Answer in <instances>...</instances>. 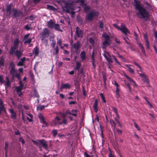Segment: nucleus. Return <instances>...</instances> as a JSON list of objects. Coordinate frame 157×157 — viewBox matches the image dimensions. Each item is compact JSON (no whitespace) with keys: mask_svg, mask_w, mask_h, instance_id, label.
<instances>
[{"mask_svg":"<svg viewBox=\"0 0 157 157\" xmlns=\"http://www.w3.org/2000/svg\"><path fill=\"white\" fill-rule=\"evenodd\" d=\"M134 5L136 10H138L136 13V15L138 16L140 15L142 18H146V19L149 17V13L140 4V2L136 0H134Z\"/></svg>","mask_w":157,"mask_h":157,"instance_id":"nucleus-1","label":"nucleus"},{"mask_svg":"<svg viewBox=\"0 0 157 157\" xmlns=\"http://www.w3.org/2000/svg\"><path fill=\"white\" fill-rule=\"evenodd\" d=\"M65 6L62 7L63 11L67 13H70L71 14L73 15L75 12L74 11V7L72 3H66Z\"/></svg>","mask_w":157,"mask_h":157,"instance_id":"nucleus-2","label":"nucleus"},{"mask_svg":"<svg viewBox=\"0 0 157 157\" xmlns=\"http://www.w3.org/2000/svg\"><path fill=\"white\" fill-rule=\"evenodd\" d=\"M113 26L116 29H119L124 33L125 35H126L127 34H129L130 33L128 29L126 27L124 24L122 23L121 25V28H120L117 25L115 24H113Z\"/></svg>","mask_w":157,"mask_h":157,"instance_id":"nucleus-3","label":"nucleus"},{"mask_svg":"<svg viewBox=\"0 0 157 157\" xmlns=\"http://www.w3.org/2000/svg\"><path fill=\"white\" fill-rule=\"evenodd\" d=\"M19 43V40L18 39L16 38L13 41V45L11 46L9 52V53L10 55L13 54L15 50L17 48L18 46V44Z\"/></svg>","mask_w":157,"mask_h":157,"instance_id":"nucleus-4","label":"nucleus"},{"mask_svg":"<svg viewBox=\"0 0 157 157\" xmlns=\"http://www.w3.org/2000/svg\"><path fill=\"white\" fill-rule=\"evenodd\" d=\"M98 15L97 12L92 10L86 15V19L88 20L92 21L95 17H97Z\"/></svg>","mask_w":157,"mask_h":157,"instance_id":"nucleus-5","label":"nucleus"},{"mask_svg":"<svg viewBox=\"0 0 157 157\" xmlns=\"http://www.w3.org/2000/svg\"><path fill=\"white\" fill-rule=\"evenodd\" d=\"M103 55L106 59V60L109 64H110L113 63L111 57L109 52L106 51H104Z\"/></svg>","mask_w":157,"mask_h":157,"instance_id":"nucleus-6","label":"nucleus"},{"mask_svg":"<svg viewBox=\"0 0 157 157\" xmlns=\"http://www.w3.org/2000/svg\"><path fill=\"white\" fill-rule=\"evenodd\" d=\"M42 40H43L44 38L48 37L49 35V32L47 28L43 29V31L41 33Z\"/></svg>","mask_w":157,"mask_h":157,"instance_id":"nucleus-7","label":"nucleus"},{"mask_svg":"<svg viewBox=\"0 0 157 157\" xmlns=\"http://www.w3.org/2000/svg\"><path fill=\"white\" fill-rule=\"evenodd\" d=\"M138 74L141 77V80L144 82H146L147 85H149V82L147 76L144 73H138Z\"/></svg>","mask_w":157,"mask_h":157,"instance_id":"nucleus-8","label":"nucleus"},{"mask_svg":"<svg viewBox=\"0 0 157 157\" xmlns=\"http://www.w3.org/2000/svg\"><path fill=\"white\" fill-rule=\"evenodd\" d=\"M75 33L78 37L82 38L83 37V31L80 29L79 28L77 27L76 29Z\"/></svg>","mask_w":157,"mask_h":157,"instance_id":"nucleus-9","label":"nucleus"},{"mask_svg":"<svg viewBox=\"0 0 157 157\" xmlns=\"http://www.w3.org/2000/svg\"><path fill=\"white\" fill-rule=\"evenodd\" d=\"M38 117L40 121V122L43 124V127H46L47 126V124L45 121L44 117L43 115L41 114L40 113L39 114Z\"/></svg>","mask_w":157,"mask_h":157,"instance_id":"nucleus-10","label":"nucleus"},{"mask_svg":"<svg viewBox=\"0 0 157 157\" xmlns=\"http://www.w3.org/2000/svg\"><path fill=\"white\" fill-rule=\"evenodd\" d=\"M30 35L29 34H27L25 35L24 37V39L25 40L24 43H30L32 41L31 38H29V37Z\"/></svg>","mask_w":157,"mask_h":157,"instance_id":"nucleus-11","label":"nucleus"},{"mask_svg":"<svg viewBox=\"0 0 157 157\" xmlns=\"http://www.w3.org/2000/svg\"><path fill=\"white\" fill-rule=\"evenodd\" d=\"M9 111L11 113V117L13 119H16L17 118L16 113L12 109H9Z\"/></svg>","mask_w":157,"mask_h":157,"instance_id":"nucleus-12","label":"nucleus"},{"mask_svg":"<svg viewBox=\"0 0 157 157\" xmlns=\"http://www.w3.org/2000/svg\"><path fill=\"white\" fill-rule=\"evenodd\" d=\"M71 85L69 83H65L62 84L60 88L61 91H62V89H70L71 87Z\"/></svg>","mask_w":157,"mask_h":157,"instance_id":"nucleus-13","label":"nucleus"},{"mask_svg":"<svg viewBox=\"0 0 157 157\" xmlns=\"http://www.w3.org/2000/svg\"><path fill=\"white\" fill-rule=\"evenodd\" d=\"M60 119V118L58 116H56L55 118L52 122L55 125L58 124L60 125V122L59 121Z\"/></svg>","mask_w":157,"mask_h":157,"instance_id":"nucleus-14","label":"nucleus"},{"mask_svg":"<svg viewBox=\"0 0 157 157\" xmlns=\"http://www.w3.org/2000/svg\"><path fill=\"white\" fill-rule=\"evenodd\" d=\"M6 112L5 109L4 108V106L3 104V102L2 100L0 99V113L1 111Z\"/></svg>","mask_w":157,"mask_h":157,"instance_id":"nucleus-15","label":"nucleus"},{"mask_svg":"<svg viewBox=\"0 0 157 157\" xmlns=\"http://www.w3.org/2000/svg\"><path fill=\"white\" fill-rule=\"evenodd\" d=\"M80 58L82 61H84L86 59V52L84 51H82L80 54Z\"/></svg>","mask_w":157,"mask_h":157,"instance_id":"nucleus-16","label":"nucleus"},{"mask_svg":"<svg viewBox=\"0 0 157 157\" xmlns=\"http://www.w3.org/2000/svg\"><path fill=\"white\" fill-rule=\"evenodd\" d=\"M124 76L128 79V81L132 83V84L133 86H136V84L135 82L131 78L128 76L127 75H125Z\"/></svg>","mask_w":157,"mask_h":157,"instance_id":"nucleus-17","label":"nucleus"},{"mask_svg":"<svg viewBox=\"0 0 157 157\" xmlns=\"http://www.w3.org/2000/svg\"><path fill=\"white\" fill-rule=\"evenodd\" d=\"M6 81H4L5 85L6 87H9L10 86L11 83L9 80V78L7 76L6 77Z\"/></svg>","mask_w":157,"mask_h":157,"instance_id":"nucleus-18","label":"nucleus"},{"mask_svg":"<svg viewBox=\"0 0 157 157\" xmlns=\"http://www.w3.org/2000/svg\"><path fill=\"white\" fill-rule=\"evenodd\" d=\"M12 4L8 5L7 6L6 8V14L7 15L9 16L11 13V8L12 7Z\"/></svg>","mask_w":157,"mask_h":157,"instance_id":"nucleus-19","label":"nucleus"},{"mask_svg":"<svg viewBox=\"0 0 157 157\" xmlns=\"http://www.w3.org/2000/svg\"><path fill=\"white\" fill-rule=\"evenodd\" d=\"M54 23L52 20L48 21L47 25L48 27L50 28H53L54 27Z\"/></svg>","mask_w":157,"mask_h":157,"instance_id":"nucleus-20","label":"nucleus"},{"mask_svg":"<svg viewBox=\"0 0 157 157\" xmlns=\"http://www.w3.org/2000/svg\"><path fill=\"white\" fill-rule=\"evenodd\" d=\"M93 109L96 113L98 111V101L96 100L94 101V103L93 106Z\"/></svg>","mask_w":157,"mask_h":157,"instance_id":"nucleus-21","label":"nucleus"},{"mask_svg":"<svg viewBox=\"0 0 157 157\" xmlns=\"http://www.w3.org/2000/svg\"><path fill=\"white\" fill-rule=\"evenodd\" d=\"M80 47V43L78 41H77L76 43H75L73 46V48L76 50H78Z\"/></svg>","mask_w":157,"mask_h":157,"instance_id":"nucleus-22","label":"nucleus"},{"mask_svg":"<svg viewBox=\"0 0 157 157\" xmlns=\"http://www.w3.org/2000/svg\"><path fill=\"white\" fill-rule=\"evenodd\" d=\"M13 53H14V54L16 55L17 58L18 59L20 58L22 54V52L21 51L18 50H16L15 52L14 51Z\"/></svg>","mask_w":157,"mask_h":157,"instance_id":"nucleus-23","label":"nucleus"},{"mask_svg":"<svg viewBox=\"0 0 157 157\" xmlns=\"http://www.w3.org/2000/svg\"><path fill=\"white\" fill-rule=\"evenodd\" d=\"M102 37L104 38L105 40V41H107L109 42H111V40L109 39V36L106 34L105 33H104L102 34Z\"/></svg>","mask_w":157,"mask_h":157,"instance_id":"nucleus-24","label":"nucleus"},{"mask_svg":"<svg viewBox=\"0 0 157 157\" xmlns=\"http://www.w3.org/2000/svg\"><path fill=\"white\" fill-rule=\"evenodd\" d=\"M110 42L105 41L102 43L103 46L102 48L103 49H105L107 46H109L110 45Z\"/></svg>","mask_w":157,"mask_h":157,"instance_id":"nucleus-25","label":"nucleus"},{"mask_svg":"<svg viewBox=\"0 0 157 157\" xmlns=\"http://www.w3.org/2000/svg\"><path fill=\"white\" fill-rule=\"evenodd\" d=\"M17 71L15 69H10V73L12 75V77L14 78L15 77V75L17 73Z\"/></svg>","mask_w":157,"mask_h":157,"instance_id":"nucleus-26","label":"nucleus"},{"mask_svg":"<svg viewBox=\"0 0 157 157\" xmlns=\"http://www.w3.org/2000/svg\"><path fill=\"white\" fill-rule=\"evenodd\" d=\"M137 44L138 45L139 47L140 48L141 50L142 53L144 55H145V52L144 47L140 43H138Z\"/></svg>","mask_w":157,"mask_h":157,"instance_id":"nucleus-27","label":"nucleus"},{"mask_svg":"<svg viewBox=\"0 0 157 157\" xmlns=\"http://www.w3.org/2000/svg\"><path fill=\"white\" fill-rule=\"evenodd\" d=\"M82 7H83L85 12H88L90 9V7L86 4L83 5Z\"/></svg>","mask_w":157,"mask_h":157,"instance_id":"nucleus-28","label":"nucleus"},{"mask_svg":"<svg viewBox=\"0 0 157 157\" xmlns=\"http://www.w3.org/2000/svg\"><path fill=\"white\" fill-rule=\"evenodd\" d=\"M40 142L46 149H48V145L46 144V142L44 140H42L40 141Z\"/></svg>","mask_w":157,"mask_h":157,"instance_id":"nucleus-29","label":"nucleus"},{"mask_svg":"<svg viewBox=\"0 0 157 157\" xmlns=\"http://www.w3.org/2000/svg\"><path fill=\"white\" fill-rule=\"evenodd\" d=\"M20 12L19 10H17L15 9L13 10V16L16 17L18 16L20 13Z\"/></svg>","mask_w":157,"mask_h":157,"instance_id":"nucleus-30","label":"nucleus"},{"mask_svg":"<svg viewBox=\"0 0 157 157\" xmlns=\"http://www.w3.org/2000/svg\"><path fill=\"white\" fill-rule=\"evenodd\" d=\"M25 89V87L24 86H17L16 88L17 92H18L20 91H21V90L23 89Z\"/></svg>","mask_w":157,"mask_h":157,"instance_id":"nucleus-31","label":"nucleus"},{"mask_svg":"<svg viewBox=\"0 0 157 157\" xmlns=\"http://www.w3.org/2000/svg\"><path fill=\"white\" fill-rule=\"evenodd\" d=\"M33 96L34 98H39V95L38 93L36 90L34 89L33 90Z\"/></svg>","mask_w":157,"mask_h":157,"instance_id":"nucleus-32","label":"nucleus"},{"mask_svg":"<svg viewBox=\"0 0 157 157\" xmlns=\"http://www.w3.org/2000/svg\"><path fill=\"white\" fill-rule=\"evenodd\" d=\"M125 66L128 68V70L130 72L134 74V71L131 68V65H128L126 64L125 65Z\"/></svg>","mask_w":157,"mask_h":157,"instance_id":"nucleus-33","label":"nucleus"},{"mask_svg":"<svg viewBox=\"0 0 157 157\" xmlns=\"http://www.w3.org/2000/svg\"><path fill=\"white\" fill-rule=\"evenodd\" d=\"M33 53L34 54L35 56L38 55L39 54V50L37 47H36L34 48L33 51Z\"/></svg>","mask_w":157,"mask_h":157,"instance_id":"nucleus-34","label":"nucleus"},{"mask_svg":"<svg viewBox=\"0 0 157 157\" xmlns=\"http://www.w3.org/2000/svg\"><path fill=\"white\" fill-rule=\"evenodd\" d=\"M59 52V48L58 46H56L54 48V51L53 52L54 54H57Z\"/></svg>","mask_w":157,"mask_h":157,"instance_id":"nucleus-35","label":"nucleus"},{"mask_svg":"<svg viewBox=\"0 0 157 157\" xmlns=\"http://www.w3.org/2000/svg\"><path fill=\"white\" fill-rule=\"evenodd\" d=\"M81 64L80 63L78 62H77L75 67L74 68V70H78L81 66Z\"/></svg>","mask_w":157,"mask_h":157,"instance_id":"nucleus-36","label":"nucleus"},{"mask_svg":"<svg viewBox=\"0 0 157 157\" xmlns=\"http://www.w3.org/2000/svg\"><path fill=\"white\" fill-rule=\"evenodd\" d=\"M127 34L126 35H125V36H126V37L123 36V39L127 43V44H128L129 46H131V44L130 43H129L128 41V40H129V39L128 38V37L127 36Z\"/></svg>","mask_w":157,"mask_h":157,"instance_id":"nucleus-37","label":"nucleus"},{"mask_svg":"<svg viewBox=\"0 0 157 157\" xmlns=\"http://www.w3.org/2000/svg\"><path fill=\"white\" fill-rule=\"evenodd\" d=\"M112 108L113 110V112L115 113L116 116L117 117H119L118 115L117 109L115 107H112Z\"/></svg>","mask_w":157,"mask_h":157,"instance_id":"nucleus-38","label":"nucleus"},{"mask_svg":"<svg viewBox=\"0 0 157 157\" xmlns=\"http://www.w3.org/2000/svg\"><path fill=\"white\" fill-rule=\"evenodd\" d=\"M47 8L48 9L52 10H56V9L54 6L49 5H47Z\"/></svg>","mask_w":157,"mask_h":157,"instance_id":"nucleus-39","label":"nucleus"},{"mask_svg":"<svg viewBox=\"0 0 157 157\" xmlns=\"http://www.w3.org/2000/svg\"><path fill=\"white\" fill-rule=\"evenodd\" d=\"M14 67H15L14 64H13V62H11L10 63L9 68L10 70V69H15Z\"/></svg>","mask_w":157,"mask_h":157,"instance_id":"nucleus-40","label":"nucleus"},{"mask_svg":"<svg viewBox=\"0 0 157 157\" xmlns=\"http://www.w3.org/2000/svg\"><path fill=\"white\" fill-rule=\"evenodd\" d=\"M54 27L55 30L58 31H60V28L59 25L58 24H55L54 26Z\"/></svg>","mask_w":157,"mask_h":157,"instance_id":"nucleus-41","label":"nucleus"},{"mask_svg":"<svg viewBox=\"0 0 157 157\" xmlns=\"http://www.w3.org/2000/svg\"><path fill=\"white\" fill-rule=\"evenodd\" d=\"M102 75H103V77L104 84L105 85L106 81L107 80V78H106V74H105L104 73H103Z\"/></svg>","mask_w":157,"mask_h":157,"instance_id":"nucleus-42","label":"nucleus"},{"mask_svg":"<svg viewBox=\"0 0 157 157\" xmlns=\"http://www.w3.org/2000/svg\"><path fill=\"white\" fill-rule=\"evenodd\" d=\"M45 106L43 105H40L37 107V110H41L43 109Z\"/></svg>","mask_w":157,"mask_h":157,"instance_id":"nucleus-43","label":"nucleus"},{"mask_svg":"<svg viewBox=\"0 0 157 157\" xmlns=\"http://www.w3.org/2000/svg\"><path fill=\"white\" fill-rule=\"evenodd\" d=\"M5 149L6 151V157H7V155H6V153H7V150L8 148V143L7 142H5Z\"/></svg>","mask_w":157,"mask_h":157,"instance_id":"nucleus-44","label":"nucleus"},{"mask_svg":"<svg viewBox=\"0 0 157 157\" xmlns=\"http://www.w3.org/2000/svg\"><path fill=\"white\" fill-rule=\"evenodd\" d=\"M52 134L53 136L55 137L57 134V130L56 129L53 130L52 131Z\"/></svg>","mask_w":157,"mask_h":157,"instance_id":"nucleus-45","label":"nucleus"},{"mask_svg":"<svg viewBox=\"0 0 157 157\" xmlns=\"http://www.w3.org/2000/svg\"><path fill=\"white\" fill-rule=\"evenodd\" d=\"M57 44H59V46L62 45V41L61 39L57 38Z\"/></svg>","mask_w":157,"mask_h":157,"instance_id":"nucleus-46","label":"nucleus"},{"mask_svg":"<svg viewBox=\"0 0 157 157\" xmlns=\"http://www.w3.org/2000/svg\"><path fill=\"white\" fill-rule=\"evenodd\" d=\"M85 0H77V3L80 2L81 3V5L82 6L84 5V2Z\"/></svg>","mask_w":157,"mask_h":157,"instance_id":"nucleus-47","label":"nucleus"},{"mask_svg":"<svg viewBox=\"0 0 157 157\" xmlns=\"http://www.w3.org/2000/svg\"><path fill=\"white\" fill-rule=\"evenodd\" d=\"M100 95L101 96V99H102L103 102H104V103H105L106 101L105 99V97L104 96L103 94L102 93H101L100 94Z\"/></svg>","mask_w":157,"mask_h":157,"instance_id":"nucleus-48","label":"nucleus"},{"mask_svg":"<svg viewBox=\"0 0 157 157\" xmlns=\"http://www.w3.org/2000/svg\"><path fill=\"white\" fill-rule=\"evenodd\" d=\"M67 114H71L73 116L76 117L77 116V114L75 113H72L70 112L69 111H67L66 112Z\"/></svg>","mask_w":157,"mask_h":157,"instance_id":"nucleus-49","label":"nucleus"},{"mask_svg":"<svg viewBox=\"0 0 157 157\" xmlns=\"http://www.w3.org/2000/svg\"><path fill=\"white\" fill-rule=\"evenodd\" d=\"M134 63L135 65L136 66H137L140 69V70L141 71H142V69L140 67V66L136 62H134Z\"/></svg>","mask_w":157,"mask_h":157,"instance_id":"nucleus-50","label":"nucleus"},{"mask_svg":"<svg viewBox=\"0 0 157 157\" xmlns=\"http://www.w3.org/2000/svg\"><path fill=\"white\" fill-rule=\"evenodd\" d=\"M134 124L135 127L138 130L140 131V128L138 126V125L135 122H134Z\"/></svg>","mask_w":157,"mask_h":157,"instance_id":"nucleus-51","label":"nucleus"},{"mask_svg":"<svg viewBox=\"0 0 157 157\" xmlns=\"http://www.w3.org/2000/svg\"><path fill=\"white\" fill-rule=\"evenodd\" d=\"M108 157H115V156L112 153V151L110 150V153L108 156Z\"/></svg>","mask_w":157,"mask_h":157,"instance_id":"nucleus-52","label":"nucleus"},{"mask_svg":"<svg viewBox=\"0 0 157 157\" xmlns=\"http://www.w3.org/2000/svg\"><path fill=\"white\" fill-rule=\"evenodd\" d=\"M99 26L101 30H102L103 29V23L101 21L100 22Z\"/></svg>","mask_w":157,"mask_h":157,"instance_id":"nucleus-53","label":"nucleus"},{"mask_svg":"<svg viewBox=\"0 0 157 157\" xmlns=\"http://www.w3.org/2000/svg\"><path fill=\"white\" fill-rule=\"evenodd\" d=\"M84 155L85 157H93L92 155H90L87 153L86 152H85L84 153Z\"/></svg>","mask_w":157,"mask_h":157,"instance_id":"nucleus-54","label":"nucleus"},{"mask_svg":"<svg viewBox=\"0 0 157 157\" xmlns=\"http://www.w3.org/2000/svg\"><path fill=\"white\" fill-rule=\"evenodd\" d=\"M67 120L66 119H64L61 122H60V124H66Z\"/></svg>","mask_w":157,"mask_h":157,"instance_id":"nucleus-55","label":"nucleus"},{"mask_svg":"<svg viewBox=\"0 0 157 157\" xmlns=\"http://www.w3.org/2000/svg\"><path fill=\"white\" fill-rule=\"evenodd\" d=\"M4 81L3 80V76L2 75H0V82L2 84Z\"/></svg>","mask_w":157,"mask_h":157,"instance_id":"nucleus-56","label":"nucleus"},{"mask_svg":"<svg viewBox=\"0 0 157 157\" xmlns=\"http://www.w3.org/2000/svg\"><path fill=\"white\" fill-rule=\"evenodd\" d=\"M15 77H16L18 79L21 80V79L20 74L17 73L15 75Z\"/></svg>","mask_w":157,"mask_h":157,"instance_id":"nucleus-57","label":"nucleus"},{"mask_svg":"<svg viewBox=\"0 0 157 157\" xmlns=\"http://www.w3.org/2000/svg\"><path fill=\"white\" fill-rule=\"evenodd\" d=\"M19 141L21 142L23 144H24L25 143L24 140L21 137L19 138Z\"/></svg>","mask_w":157,"mask_h":157,"instance_id":"nucleus-58","label":"nucleus"},{"mask_svg":"<svg viewBox=\"0 0 157 157\" xmlns=\"http://www.w3.org/2000/svg\"><path fill=\"white\" fill-rule=\"evenodd\" d=\"M144 38L145 40V42L148 41V39H147V36L146 34H144Z\"/></svg>","mask_w":157,"mask_h":157,"instance_id":"nucleus-59","label":"nucleus"},{"mask_svg":"<svg viewBox=\"0 0 157 157\" xmlns=\"http://www.w3.org/2000/svg\"><path fill=\"white\" fill-rule=\"evenodd\" d=\"M94 50H93V51L92 52V58H91V59L92 60V62H93V61L94 62Z\"/></svg>","mask_w":157,"mask_h":157,"instance_id":"nucleus-60","label":"nucleus"},{"mask_svg":"<svg viewBox=\"0 0 157 157\" xmlns=\"http://www.w3.org/2000/svg\"><path fill=\"white\" fill-rule=\"evenodd\" d=\"M89 42L91 44H94V41L92 38H89Z\"/></svg>","mask_w":157,"mask_h":157,"instance_id":"nucleus-61","label":"nucleus"},{"mask_svg":"<svg viewBox=\"0 0 157 157\" xmlns=\"http://www.w3.org/2000/svg\"><path fill=\"white\" fill-rule=\"evenodd\" d=\"M145 42H146V47H147V48L148 49H149L150 47H149V41H148Z\"/></svg>","mask_w":157,"mask_h":157,"instance_id":"nucleus-62","label":"nucleus"},{"mask_svg":"<svg viewBox=\"0 0 157 157\" xmlns=\"http://www.w3.org/2000/svg\"><path fill=\"white\" fill-rule=\"evenodd\" d=\"M17 65L19 66H22L23 65V63L20 61L18 62Z\"/></svg>","mask_w":157,"mask_h":157,"instance_id":"nucleus-63","label":"nucleus"},{"mask_svg":"<svg viewBox=\"0 0 157 157\" xmlns=\"http://www.w3.org/2000/svg\"><path fill=\"white\" fill-rule=\"evenodd\" d=\"M71 112H72V113H77V110L76 109H73L71 110Z\"/></svg>","mask_w":157,"mask_h":157,"instance_id":"nucleus-64","label":"nucleus"}]
</instances>
